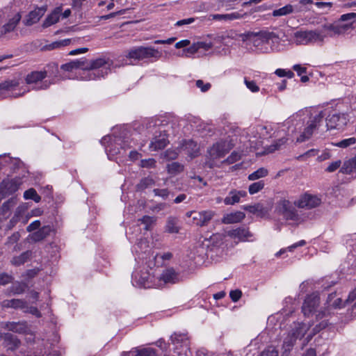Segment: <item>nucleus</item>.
<instances>
[{
    "instance_id": "7c9ffc66",
    "label": "nucleus",
    "mask_w": 356,
    "mask_h": 356,
    "mask_svg": "<svg viewBox=\"0 0 356 356\" xmlns=\"http://www.w3.org/2000/svg\"><path fill=\"white\" fill-rule=\"evenodd\" d=\"M179 220L176 217L170 216L167 219L165 230L170 234H177L179 231Z\"/></svg>"
},
{
    "instance_id": "5fc2aeb1",
    "label": "nucleus",
    "mask_w": 356,
    "mask_h": 356,
    "mask_svg": "<svg viewBox=\"0 0 356 356\" xmlns=\"http://www.w3.org/2000/svg\"><path fill=\"white\" fill-rule=\"evenodd\" d=\"M244 83L251 92H257L259 91V87L257 85L254 81H250L246 77H245Z\"/></svg>"
},
{
    "instance_id": "4d7b16f0",
    "label": "nucleus",
    "mask_w": 356,
    "mask_h": 356,
    "mask_svg": "<svg viewBox=\"0 0 356 356\" xmlns=\"http://www.w3.org/2000/svg\"><path fill=\"white\" fill-rule=\"evenodd\" d=\"M13 280L12 275L6 273H0V285H6Z\"/></svg>"
},
{
    "instance_id": "603ef678",
    "label": "nucleus",
    "mask_w": 356,
    "mask_h": 356,
    "mask_svg": "<svg viewBox=\"0 0 356 356\" xmlns=\"http://www.w3.org/2000/svg\"><path fill=\"white\" fill-rule=\"evenodd\" d=\"M135 356H157L156 350L153 348H145L137 350Z\"/></svg>"
},
{
    "instance_id": "c9c22d12",
    "label": "nucleus",
    "mask_w": 356,
    "mask_h": 356,
    "mask_svg": "<svg viewBox=\"0 0 356 356\" xmlns=\"http://www.w3.org/2000/svg\"><path fill=\"white\" fill-rule=\"evenodd\" d=\"M245 218V213L241 211H237L228 214L225 218V223H236L241 222Z\"/></svg>"
},
{
    "instance_id": "338daca9",
    "label": "nucleus",
    "mask_w": 356,
    "mask_h": 356,
    "mask_svg": "<svg viewBox=\"0 0 356 356\" xmlns=\"http://www.w3.org/2000/svg\"><path fill=\"white\" fill-rule=\"evenodd\" d=\"M40 225H41V223H40V220H35L27 226L26 230L29 232H33V231L39 229L40 227Z\"/></svg>"
},
{
    "instance_id": "49530a36",
    "label": "nucleus",
    "mask_w": 356,
    "mask_h": 356,
    "mask_svg": "<svg viewBox=\"0 0 356 356\" xmlns=\"http://www.w3.org/2000/svg\"><path fill=\"white\" fill-rule=\"evenodd\" d=\"M28 209V207L26 205V204H19L17 209H15V213L13 215V218H15V219H17L19 222L23 218L24 213Z\"/></svg>"
},
{
    "instance_id": "3c124183",
    "label": "nucleus",
    "mask_w": 356,
    "mask_h": 356,
    "mask_svg": "<svg viewBox=\"0 0 356 356\" xmlns=\"http://www.w3.org/2000/svg\"><path fill=\"white\" fill-rule=\"evenodd\" d=\"M356 143V138L354 137L343 139L338 143H334V145L336 147H341V148H346L347 147H349L351 145H353Z\"/></svg>"
},
{
    "instance_id": "6ab92c4d",
    "label": "nucleus",
    "mask_w": 356,
    "mask_h": 356,
    "mask_svg": "<svg viewBox=\"0 0 356 356\" xmlns=\"http://www.w3.org/2000/svg\"><path fill=\"white\" fill-rule=\"evenodd\" d=\"M247 195V192L245 191H237L233 189L230 191L224 199V203L226 205H234L236 203H238L242 197H245Z\"/></svg>"
},
{
    "instance_id": "6e6552de",
    "label": "nucleus",
    "mask_w": 356,
    "mask_h": 356,
    "mask_svg": "<svg viewBox=\"0 0 356 356\" xmlns=\"http://www.w3.org/2000/svg\"><path fill=\"white\" fill-rule=\"evenodd\" d=\"M127 57L140 60L145 58H159L160 54L154 47L140 46L131 49L128 51Z\"/></svg>"
},
{
    "instance_id": "c03bdc74",
    "label": "nucleus",
    "mask_w": 356,
    "mask_h": 356,
    "mask_svg": "<svg viewBox=\"0 0 356 356\" xmlns=\"http://www.w3.org/2000/svg\"><path fill=\"white\" fill-rule=\"evenodd\" d=\"M156 218L153 216H144L143 218L138 219L142 224L145 225V229L149 230L152 226L155 223Z\"/></svg>"
},
{
    "instance_id": "c756f323",
    "label": "nucleus",
    "mask_w": 356,
    "mask_h": 356,
    "mask_svg": "<svg viewBox=\"0 0 356 356\" xmlns=\"http://www.w3.org/2000/svg\"><path fill=\"white\" fill-rule=\"evenodd\" d=\"M356 170V156L344 161L340 172L343 174H351Z\"/></svg>"
},
{
    "instance_id": "412c9836",
    "label": "nucleus",
    "mask_w": 356,
    "mask_h": 356,
    "mask_svg": "<svg viewBox=\"0 0 356 356\" xmlns=\"http://www.w3.org/2000/svg\"><path fill=\"white\" fill-rule=\"evenodd\" d=\"M350 29V24H341L339 20L333 24L330 25L323 26V30L325 33V31H332L334 34H342L346 32Z\"/></svg>"
},
{
    "instance_id": "ddd939ff",
    "label": "nucleus",
    "mask_w": 356,
    "mask_h": 356,
    "mask_svg": "<svg viewBox=\"0 0 356 356\" xmlns=\"http://www.w3.org/2000/svg\"><path fill=\"white\" fill-rule=\"evenodd\" d=\"M178 282H179V274L172 268H167L156 277V283L159 284L156 288L163 287L167 284H175Z\"/></svg>"
},
{
    "instance_id": "c85d7f7f",
    "label": "nucleus",
    "mask_w": 356,
    "mask_h": 356,
    "mask_svg": "<svg viewBox=\"0 0 356 356\" xmlns=\"http://www.w3.org/2000/svg\"><path fill=\"white\" fill-rule=\"evenodd\" d=\"M32 256V252L30 250L22 252L19 256L13 257L10 261L12 265L15 266H19L23 265L24 263L28 261Z\"/></svg>"
},
{
    "instance_id": "a18cd8bd",
    "label": "nucleus",
    "mask_w": 356,
    "mask_h": 356,
    "mask_svg": "<svg viewBox=\"0 0 356 356\" xmlns=\"http://www.w3.org/2000/svg\"><path fill=\"white\" fill-rule=\"evenodd\" d=\"M313 4L312 0H300L298 3L294 4L296 13L304 12L308 10V5Z\"/></svg>"
},
{
    "instance_id": "20e7f679",
    "label": "nucleus",
    "mask_w": 356,
    "mask_h": 356,
    "mask_svg": "<svg viewBox=\"0 0 356 356\" xmlns=\"http://www.w3.org/2000/svg\"><path fill=\"white\" fill-rule=\"evenodd\" d=\"M309 329V325L303 323H294L291 329L284 337L282 350L283 354H289L293 349L296 341L301 339Z\"/></svg>"
},
{
    "instance_id": "1a4fd4ad",
    "label": "nucleus",
    "mask_w": 356,
    "mask_h": 356,
    "mask_svg": "<svg viewBox=\"0 0 356 356\" xmlns=\"http://www.w3.org/2000/svg\"><path fill=\"white\" fill-rule=\"evenodd\" d=\"M276 209L286 220L299 222L301 219L297 210L293 206L292 203L288 200H280L277 204Z\"/></svg>"
},
{
    "instance_id": "72a5a7b5",
    "label": "nucleus",
    "mask_w": 356,
    "mask_h": 356,
    "mask_svg": "<svg viewBox=\"0 0 356 356\" xmlns=\"http://www.w3.org/2000/svg\"><path fill=\"white\" fill-rule=\"evenodd\" d=\"M17 204V199L16 197H12L5 202L1 206V212L0 215L3 216H6L11 210L12 208H13L16 204Z\"/></svg>"
},
{
    "instance_id": "a878e982",
    "label": "nucleus",
    "mask_w": 356,
    "mask_h": 356,
    "mask_svg": "<svg viewBox=\"0 0 356 356\" xmlns=\"http://www.w3.org/2000/svg\"><path fill=\"white\" fill-rule=\"evenodd\" d=\"M51 232V227L49 225L43 226L32 234L31 239L35 242L40 241L49 236Z\"/></svg>"
},
{
    "instance_id": "f3484780",
    "label": "nucleus",
    "mask_w": 356,
    "mask_h": 356,
    "mask_svg": "<svg viewBox=\"0 0 356 356\" xmlns=\"http://www.w3.org/2000/svg\"><path fill=\"white\" fill-rule=\"evenodd\" d=\"M171 342L176 346V349L178 350V346L180 345L181 346H184L186 348V351L188 350L189 353L191 354V351L189 348H188V340L187 335L185 334H181V333H174L170 337ZM179 356H182V354L179 352H178ZM185 356H190L188 355L187 352L185 353Z\"/></svg>"
},
{
    "instance_id": "bf43d9fd",
    "label": "nucleus",
    "mask_w": 356,
    "mask_h": 356,
    "mask_svg": "<svg viewBox=\"0 0 356 356\" xmlns=\"http://www.w3.org/2000/svg\"><path fill=\"white\" fill-rule=\"evenodd\" d=\"M242 292L239 289L232 290L229 292V297L231 300L236 302L241 298Z\"/></svg>"
},
{
    "instance_id": "9b49d317",
    "label": "nucleus",
    "mask_w": 356,
    "mask_h": 356,
    "mask_svg": "<svg viewBox=\"0 0 356 356\" xmlns=\"http://www.w3.org/2000/svg\"><path fill=\"white\" fill-rule=\"evenodd\" d=\"M348 118L345 113H333L326 118V126L328 129H340L347 124Z\"/></svg>"
},
{
    "instance_id": "a19ab883",
    "label": "nucleus",
    "mask_w": 356,
    "mask_h": 356,
    "mask_svg": "<svg viewBox=\"0 0 356 356\" xmlns=\"http://www.w3.org/2000/svg\"><path fill=\"white\" fill-rule=\"evenodd\" d=\"M24 198L25 200H33L35 202H39L41 200V197L37 193L36 191L31 188L26 190L24 193Z\"/></svg>"
},
{
    "instance_id": "393cba45",
    "label": "nucleus",
    "mask_w": 356,
    "mask_h": 356,
    "mask_svg": "<svg viewBox=\"0 0 356 356\" xmlns=\"http://www.w3.org/2000/svg\"><path fill=\"white\" fill-rule=\"evenodd\" d=\"M5 329L17 333H24L27 330L25 322H6L3 326Z\"/></svg>"
},
{
    "instance_id": "09e8293b",
    "label": "nucleus",
    "mask_w": 356,
    "mask_h": 356,
    "mask_svg": "<svg viewBox=\"0 0 356 356\" xmlns=\"http://www.w3.org/2000/svg\"><path fill=\"white\" fill-rule=\"evenodd\" d=\"M70 43V39H65L60 41L54 42L51 44L47 45L46 49L48 50H52L54 49L59 48L60 47L67 46Z\"/></svg>"
},
{
    "instance_id": "cd10ccee",
    "label": "nucleus",
    "mask_w": 356,
    "mask_h": 356,
    "mask_svg": "<svg viewBox=\"0 0 356 356\" xmlns=\"http://www.w3.org/2000/svg\"><path fill=\"white\" fill-rule=\"evenodd\" d=\"M47 71H35L29 74L26 77L27 83H37L38 81L43 80L47 76Z\"/></svg>"
},
{
    "instance_id": "b1692460",
    "label": "nucleus",
    "mask_w": 356,
    "mask_h": 356,
    "mask_svg": "<svg viewBox=\"0 0 356 356\" xmlns=\"http://www.w3.org/2000/svg\"><path fill=\"white\" fill-rule=\"evenodd\" d=\"M63 11L62 6L56 7L51 14H49L42 24L43 28H47L57 23Z\"/></svg>"
},
{
    "instance_id": "4468645a",
    "label": "nucleus",
    "mask_w": 356,
    "mask_h": 356,
    "mask_svg": "<svg viewBox=\"0 0 356 356\" xmlns=\"http://www.w3.org/2000/svg\"><path fill=\"white\" fill-rule=\"evenodd\" d=\"M19 86V83L16 80H8L0 83V96L6 97L7 96H13L18 97L25 93V90L22 93L15 92V88Z\"/></svg>"
},
{
    "instance_id": "052dcab7",
    "label": "nucleus",
    "mask_w": 356,
    "mask_h": 356,
    "mask_svg": "<svg viewBox=\"0 0 356 356\" xmlns=\"http://www.w3.org/2000/svg\"><path fill=\"white\" fill-rule=\"evenodd\" d=\"M20 234L18 232L13 233L10 236H9L6 241V245H13L14 243H17V242L20 238Z\"/></svg>"
},
{
    "instance_id": "4c0bfd02",
    "label": "nucleus",
    "mask_w": 356,
    "mask_h": 356,
    "mask_svg": "<svg viewBox=\"0 0 356 356\" xmlns=\"http://www.w3.org/2000/svg\"><path fill=\"white\" fill-rule=\"evenodd\" d=\"M215 215V212L211 210L202 211H201V219L200 221L199 227H203L208 225L213 217Z\"/></svg>"
},
{
    "instance_id": "e433bc0d",
    "label": "nucleus",
    "mask_w": 356,
    "mask_h": 356,
    "mask_svg": "<svg viewBox=\"0 0 356 356\" xmlns=\"http://www.w3.org/2000/svg\"><path fill=\"white\" fill-rule=\"evenodd\" d=\"M185 148L191 158L197 156L199 147L196 142L192 140L186 141L185 143Z\"/></svg>"
},
{
    "instance_id": "de8ad7c7",
    "label": "nucleus",
    "mask_w": 356,
    "mask_h": 356,
    "mask_svg": "<svg viewBox=\"0 0 356 356\" xmlns=\"http://www.w3.org/2000/svg\"><path fill=\"white\" fill-rule=\"evenodd\" d=\"M264 185L265 184L264 181L254 182L249 186L248 191L251 195L255 194L261 191L264 188Z\"/></svg>"
},
{
    "instance_id": "423d86ee",
    "label": "nucleus",
    "mask_w": 356,
    "mask_h": 356,
    "mask_svg": "<svg viewBox=\"0 0 356 356\" xmlns=\"http://www.w3.org/2000/svg\"><path fill=\"white\" fill-rule=\"evenodd\" d=\"M154 131H153V137L149 145L151 151H158L164 149L168 144V135L166 130L162 124H158L156 122L152 125Z\"/></svg>"
},
{
    "instance_id": "473e14b6",
    "label": "nucleus",
    "mask_w": 356,
    "mask_h": 356,
    "mask_svg": "<svg viewBox=\"0 0 356 356\" xmlns=\"http://www.w3.org/2000/svg\"><path fill=\"white\" fill-rule=\"evenodd\" d=\"M219 8H223L225 10L235 9L242 0H216Z\"/></svg>"
},
{
    "instance_id": "a211bd4d",
    "label": "nucleus",
    "mask_w": 356,
    "mask_h": 356,
    "mask_svg": "<svg viewBox=\"0 0 356 356\" xmlns=\"http://www.w3.org/2000/svg\"><path fill=\"white\" fill-rule=\"evenodd\" d=\"M256 35L262 42L276 44L280 42V37L274 32L269 31H261L256 33Z\"/></svg>"
},
{
    "instance_id": "4be33fe9",
    "label": "nucleus",
    "mask_w": 356,
    "mask_h": 356,
    "mask_svg": "<svg viewBox=\"0 0 356 356\" xmlns=\"http://www.w3.org/2000/svg\"><path fill=\"white\" fill-rule=\"evenodd\" d=\"M20 19V14L19 13H15V15L0 29V36L13 31L19 22Z\"/></svg>"
},
{
    "instance_id": "37998d69",
    "label": "nucleus",
    "mask_w": 356,
    "mask_h": 356,
    "mask_svg": "<svg viewBox=\"0 0 356 356\" xmlns=\"http://www.w3.org/2000/svg\"><path fill=\"white\" fill-rule=\"evenodd\" d=\"M154 184V180L151 177H147L143 178L140 183L137 184V189L138 191L144 190L148 187H150Z\"/></svg>"
},
{
    "instance_id": "0eeeda50",
    "label": "nucleus",
    "mask_w": 356,
    "mask_h": 356,
    "mask_svg": "<svg viewBox=\"0 0 356 356\" xmlns=\"http://www.w3.org/2000/svg\"><path fill=\"white\" fill-rule=\"evenodd\" d=\"M133 285L145 289L156 288L159 284L156 277L147 271L135 272L132 275Z\"/></svg>"
},
{
    "instance_id": "79ce46f5",
    "label": "nucleus",
    "mask_w": 356,
    "mask_h": 356,
    "mask_svg": "<svg viewBox=\"0 0 356 356\" xmlns=\"http://www.w3.org/2000/svg\"><path fill=\"white\" fill-rule=\"evenodd\" d=\"M167 170L168 173L171 175H177L184 170V166L178 162H172L168 164Z\"/></svg>"
},
{
    "instance_id": "8fccbe9b",
    "label": "nucleus",
    "mask_w": 356,
    "mask_h": 356,
    "mask_svg": "<svg viewBox=\"0 0 356 356\" xmlns=\"http://www.w3.org/2000/svg\"><path fill=\"white\" fill-rule=\"evenodd\" d=\"M327 321H322L318 325H316L314 328V332L312 334H309L306 339V343H308L311 339L312 338L313 335L316 334V333L319 332L321 330L325 328L327 326Z\"/></svg>"
},
{
    "instance_id": "ea45409f",
    "label": "nucleus",
    "mask_w": 356,
    "mask_h": 356,
    "mask_svg": "<svg viewBox=\"0 0 356 356\" xmlns=\"http://www.w3.org/2000/svg\"><path fill=\"white\" fill-rule=\"evenodd\" d=\"M339 21L341 23L346 22L345 24H350V29H351L353 27V24L356 21V13H349L343 14L341 15Z\"/></svg>"
},
{
    "instance_id": "0e129e2a",
    "label": "nucleus",
    "mask_w": 356,
    "mask_h": 356,
    "mask_svg": "<svg viewBox=\"0 0 356 356\" xmlns=\"http://www.w3.org/2000/svg\"><path fill=\"white\" fill-rule=\"evenodd\" d=\"M341 163V162L340 160L334 161L327 167L325 171L327 172H333L340 167Z\"/></svg>"
},
{
    "instance_id": "69168bd1",
    "label": "nucleus",
    "mask_w": 356,
    "mask_h": 356,
    "mask_svg": "<svg viewBox=\"0 0 356 356\" xmlns=\"http://www.w3.org/2000/svg\"><path fill=\"white\" fill-rule=\"evenodd\" d=\"M318 153V150L316 149H312L306 152L305 154L300 155L298 159H304L305 158L312 157L317 155Z\"/></svg>"
},
{
    "instance_id": "680f3d73",
    "label": "nucleus",
    "mask_w": 356,
    "mask_h": 356,
    "mask_svg": "<svg viewBox=\"0 0 356 356\" xmlns=\"http://www.w3.org/2000/svg\"><path fill=\"white\" fill-rule=\"evenodd\" d=\"M155 165L156 161L154 159H143L140 161L142 168H154Z\"/></svg>"
},
{
    "instance_id": "774afa93",
    "label": "nucleus",
    "mask_w": 356,
    "mask_h": 356,
    "mask_svg": "<svg viewBox=\"0 0 356 356\" xmlns=\"http://www.w3.org/2000/svg\"><path fill=\"white\" fill-rule=\"evenodd\" d=\"M240 159V156L238 153L232 152L225 161V162L230 164L233 163L237 161H238Z\"/></svg>"
},
{
    "instance_id": "f03ea898",
    "label": "nucleus",
    "mask_w": 356,
    "mask_h": 356,
    "mask_svg": "<svg viewBox=\"0 0 356 356\" xmlns=\"http://www.w3.org/2000/svg\"><path fill=\"white\" fill-rule=\"evenodd\" d=\"M113 61L105 57L97 58L94 60H87L85 58L72 60L61 65L60 68L67 72L81 69L83 70V79L86 80H95L103 78L111 71Z\"/></svg>"
},
{
    "instance_id": "2f4dec72",
    "label": "nucleus",
    "mask_w": 356,
    "mask_h": 356,
    "mask_svg": "<svg viewBox=\"0 0 356 356\" xmlns=\"http://www.w3.org/2000/svg\"><path fill=\"white\" fill-rule=\"evenodd\" d=\"M28 285L25 282H15L11 286H10L7 291H8V295L13 294V295H19L23 293L26 289L27 288Z\"/></svg>"
},
{
    "instance_id": "5701e85b",
    "label": "nucleus",
    "mask_w": 356,
    "mask_h": 356,
    "mask_svg": "<svg viewBox=\"0 0 356 356\" xmlns=\"http://www.w3.org/2000/svg\"><path fill=\"white\" fill-rule=\"evenodd\" d=\"M1 305L3 308L28 309L26 301L21 299L4 300Z\"/></svg>"
},
{
    "instance_id": "f704fd0d",
    "label": "nucleus",
    "mask_w": 356,
    "mask_h": 356,
    "mask_svg": "<svg viewBox=\"0 0 356 356\" xmlns=\"http://www.w3.org/2000/svg\"><path fill=\"white\" fill-rule=\"evenodd\" d=\"M293 13H296V9L293 5L287 4L282 8L274 10L273 11V16L280 17L286 15Z\"/></svg>"
},
{
    "instance_id": "13d9d810",
    "label": "nucleus",
    "mask_w": 356,
    "mask_h": 356,
    "mask_svg": "<svg viewBox=\"0 0 356 356\" xmlns=\"http://www.w3.org/2000/svg\"><path fill=\"white\" fill-rule=\"evenodd\" d=\"M195 85L203 92L208 91L211 87V85L209 83H204V81L202 80H200V79L196 81Z\"/></svg>"
},
{
    "instance_id": "aec40b11",
    "label": "nucleus",
    "mask_w": 356,
    "mask_h": 356,
    "mask_svg": "<svg viewBox=\"0 0 356 356\" xmlns=\"http://www.w3.org/2000/svg\"><path fill=\"white\" fill-rule=\"evenodd\" d=\"M243 15V14L239 12H234L227 14H213L209 15V19L215 21L226 22L241 19Z\"/></svg>"
},
{
    "instance_id": "864d4df0",
    "label": "nucleus",
    "mask_w": 356,
    "mask_h": 356,
    "mask_svg": "<svg viewBox=\"0 0 356 356\" xmlns=\"http://www.w3.org/2000/svg\"><path fill=\"white\" fill-rule=\"evenodd\" d=\"M286 140L287 139L283 137L275 141V143L269 147L268 152H273L275 150L279 149L282 145H284L286 143Z\"/></svg>"
},
{
    "instance_id": "bb28decb",
    "label": "nucleus",
    "mask_w": 356,
    "mask_h": 356,
    "mask_svg": "<svg viewBox=\"0 0 356 356\" xmlns=\"http://www.w3.org/2000/svg\"><path fill=\"white\" fill-rule=\"evenodd\" d=\"M46 9L44 7L35 8L34 10L30 12L27 19V24L31 25L40 20L44 15Z\"/></svg>"
},
{
    "instance_id": "39448f33",
    "label": "nucleus",
    "mask_w": 356,
    "mask_h": 356,
    "mask_svg": "<svg viewBox=\"0 0 356 356\" xmlns=\"http://www.w3.org/2000/svg\"><path fill=\"white\" fill-rule=\"evenodd\" d=\"M327 34L323 30L298 31L293 33V42L298 44L306 45L317 42H323Z\"/></svg>"
},
{
    "instance_id": "dca6fc26",
    "label": "nucleus",
    "mask_w": 356,
    "mask_h": 356,
    "mask_svg": "<svg viewBox=\"0 0 356 356\" xmlns=\"http://www.w3.org/2000/svg\"><path fill=\"white\" fill-rule=\"evenodd\" d=\"M227 236L230 238L236 240L237 239L238 242H245L248 240L249 238L252 236V234L249 232L248 228L244 227H237L236 229H232L227 232Z\"/></svg>"
},
{
    "instance_id": "2eb2a0df",
    "label": "nucleus",
    "mask_w": 356,
    "mask_h": 356,
    "mask_svg": "<svg viewBox=\"0 0 356 356\" xmlns=\"http://www.w3.org/2000/svg\"><path fill=\"white\" fill-rule=\"evenodd\" d=\"M319 302L320 298L317 294L312 293L307 296L302 307V312L304 316H309L314 312L319 305Z\"/></svg>"
},
{
    "instance_id": "6e6d98bb",
    "label": "nucleus",
    "mask_w": 356,
    "mask_h": 356,
    "mask_svg": "<svg viewBox=\"0 0 356 356\" xmlns=\"http://www.w3.org/2000/svg\"><path fill=\"white\" fill-rule=\"evenodd\" d=\"M259 356H278V352L275 348L269 346L264 350Z\"/></svg>"
},
{
    "instance_id": "f8f14e48",
    "label": "nucleus",
    "mask_w": 356,
    "mask_h": 356,
    "mask_svg": "<svg viewBox=\"0 0 356 356\" xmlns=\"http://www.w3.org/2000/svg\"><path fill=\"white\" fill-rule=\"evenodd\" d=\"M231 147L226 141L220 140L214 143L208 149L210 159L216 160L224 157L229 152Z\"/></svg>"
},
{
    "instance_id": "f257e3e1",
    "label": "nucleus",
    "mask_w": 356,
    "mask_h": 356,
    "mask_svg": "<svg viewBox=\"0 0 356 356\" xmlns=\"http://www.w3.org/2000/svg\"><path fill=\"white\" fill-rule=\"evenodd\" d=\"M308 117V112L301 110L293 114L284 122V127L287 128L288 135L298 133L297 136L293 137V140L297 143L305 142L312 137L314 132L322 124L325 114L323 111L311 113L305 124V120Z\"/></svg>"
},
{
    "instance_id": "58836bf2",
    "label": "nucleus",
    "mask_w": 356,
    "mask_h": 356,
    "mask_svg": "<svg viewBox=\"0 0 356 356\" xmlns=\"http://www.w3.org/2000/svg\"><path fill=\"white\" fill-rule=\"evenodd\" d=\"M268 171L265 168H260L256 171L248 175V179L251 181L257 180L268 175Z\"/></svg>"
},
{
    "instance_id": "e2e57ef3",
    "label": "nucleus",
    "mask_w": 356,
    "mask_h": 356,
    "mask_svg": "<svg viewBox=\"0 0 356 356\" xmlns=\"http://www.w3.org/2000/svg\"><path fill=\"white\" fill-rule=\"evenodd\" d=\"M153 192L155 195L161 197L163 199H166L169 195V191L166 188H163V189L155 188V189H154Z\"/></svg>"
},
{
    "instance_id": "9d476101",
    "label": "nucleus",
    "mask_w": 356,
    "mask_h": 356,
    "mask_svg": "<svg viewBox=\"0 0 356 356\" xmlns=\"http://www.w3.org/2000/svg\"><path fill=\"white\" fill-rule=\"evenodd\" d=\"M321 202L320 196L305 193L294 202V205L300 209H312L321 205Z\"/></svg>"
},
{
    "instance_id": "7ed1b4c3",
    "label": "nucleus",
    "mask_w": 356,
    "mask_h": 356,
    "mask_svg": "<svg viewBox=\"0 0 356 356\" xmlns=\"http://www.w3.org/2000/svg\"><path fill=\"white\" fill-rule=\"evenodd\" d=\"M132 139L128 136H106L101 140V143L105 146L106 152L109 159L120 153V149H126L132 147Z\"/></svg>"
}]
</instances>
